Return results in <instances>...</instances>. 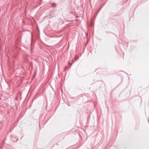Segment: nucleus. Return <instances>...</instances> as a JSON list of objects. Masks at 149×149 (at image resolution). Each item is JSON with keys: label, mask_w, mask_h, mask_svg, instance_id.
Wrapping results in <instances>:
<instances>
[{"label": "nucleus", "mask_w": 149, "mask_h": 149, "mask_svg": "<svg viewBox=\"0 0 149 149\" xmlns=\"http://www.w3.org/2000/svg\"><path fill=\"white\" fill-rule=\"evenodd\" d=\"M54 16L53 15H51L49 14V18H51L53 17Z\"/></svg>", "instance_id": "nucleus-1"}, {"label": "nucleus", "mask_w": 149, "mask_h": 149, "mask_svg": "<svg viewBox=\"0 0 149 149\" xmlns=\"http://www.w3.org/2000/svg\"><path fill=\"white\" fill-rule=\"evenodd\" d=\"M14 137L16 139V141H17L18 140V138H17V137Z\"/></svg>", "instance_id": "nucleus-2"}, {"label": "nucleus", "mask_w": 149, "mask_h": 149, "mask_svg": "<svg viewBox=\"0 0 149 149\" xmlns=\"http://www.w3.org/2000/svg\"><path fill=\"white\" fill-rule=\"evenodd\" d=\"M73 13V11H71L70 12V13L71 14H72Z\"/></svg>", "instance_id": "nucleus-3"}, {"label": "nucleus", "mask_w": 149, "mask_h": 149, "mask_svg": "<svg viewBox=\"0 0 149 149\" xmlns=\"http://www.w3.org/2000/svg\"><path fill=\"white\" fill-rule=\"evenodd\" d=\"M52 7H55V6H52Z\"/></svg>", "instance_id": "nucleus-4"}, {"label": "nucleus", "mask_w": 149, "mask_h": 149, "mask_svg": "<svg viewBox=\"0 0 149 149\" xmlns=\"http://www.w3.org/2000/svg\"><path fill=\"white\" fill-rule=\"evenodd\" d=\"M15 99H16V100H17V97H16V98H15Z\"/></svg>", "instance_id": "nucleus-5"}, {"label": "nucleus", "mask_w": 149, "mask_h": 149, "mask_svg": "<svg viewBox=\"0 0 149 149\" xmlns=\"http://www.w3.org/2000/svg\"><path fill=\"white\" fill-rule=\"evenodd\" d=\"M77 59H76V57H75V60H77Z\"/></svg>", "instance_id": "nucleus-6"}, {"label": "nucleus", "mask_w": 149, "mask_h": 149, "mask_svg": "<svg viewBox=\"0 0 149 149\" xmlns=\"http://www.w3.org/2000/svg\"><path fill=\"white\" fill-rule=\"evenodd\" d=\"M36 72L35 73V76L36 75Z\"/></svg>", "instance_id": "nucleus-7"}, {"label": "nucleus", "mask_w": 149, "mask_h": 149, "mask_svg": "<svg viewBox=\"0 0 149 149\" xmlns=\"http://www.w3.org/2000/svg\"><path fill=\"white\" fill-rule=\"evenodd\" d=\"M53 4H55V5H56V3H53Z\"/></svg>", "instance_id": "nucleus-8"}, {"label": "nucleus", "mask_w": 149, "mask_h": 149, "mask_svg": "<svg viewBox=\"0 0 149 149\" xmlns=\"http://www.w3.org/2000/svg\"><path fill=\"white\" fill-rule=\"evenodd\" d=\"M100 8H100L99 9V10H100Z\"/></svg>", "instance_id": "nucleus-9"}]
</instances>
